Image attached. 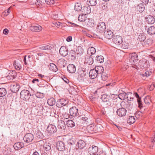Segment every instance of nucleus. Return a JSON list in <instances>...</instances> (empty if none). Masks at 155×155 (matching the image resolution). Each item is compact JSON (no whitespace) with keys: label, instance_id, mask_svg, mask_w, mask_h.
<instances>
[{"label":"nucleus","instance_id":"obj_50","mask_svg":"<svg viewBox=\"0 0 155 155\" xmlns=\"http://www.w3.org/2000/svg\"><path fill=\"white\" fill-rule=\"evenodd\" d=\"M82 8L81 5L78 3L76 4L74 6V9L77 11L81 10Z\"/></svg>","mask_w":155,"mask_h":155},{"label":"nucleus","instance_id":"obj_38","mask_svg":"<svg viewBox=\"0 0 155 155\" xmlns=\"http://www.w3.org/2000/svg\"><path fill=\"white\" fill-rule=\"evenodd\" d=\"M65 60L64 59H60L57 61V64L59 65L60 67H64V62Z\"/></svg>","mask_w":155,"mask_h":155},{"label":"nucleus","instance_id":"obj_5","mask_svg":"<svg viewBox=\"0 0 155 155\" xmlns=\"http://www.w3.org/2000/svg\"><path fill=\"white\" fill-rule=\"evenodd\" d=\"M112 41L115 44L120 45L123 42L122 37L119 35L114 36L112 39Z\"/></svg>","mask_w":155,"mask_h":155},{"label":"nucleus","instance_id":"obj_7","mask_svg":"<svg viewBox=\"0 0 155 155\" xmlns=\"http://www.w3.org/2000/svg\"><path fill=\"white\" fill-rule=\"evenodd\" d=\"M47 130L49 133L52 134L56 132L57 129L54 125L51 124L48 126Z\"/></svg>","mask_w":155,"mask_h":155},{"label":"nucleus","instance_id":"obj_36","mask_svg":"<svg viewBox=\"0 0 155 155\" xmlns=\"http://www.w3.org/2000/svg\"><path fill=\"white\" fill-rule=\"evenodd\" d=\"M52 46L50 45L42 46L39 48L41 49L47 50H51L52 49Z\"/></svg>","mask_w":155,"mask_h":155},{"label":"nucleus","instance_id":"obj_63","mask_svg":"<svg viewBox=\"0 0 155 155\" xmlns=\"http://www.w3.org/2000/svg\"><path fill=\"white\" fill-rule=\"evenodd\" d=\"M101 6L102 8V9L103 10L105 9H106L107 8V6L104 4H102L101 5Z\"/></svg>","mask_w":155,"mask_h":155},{"label":"nucleus","instance_id":"obj_23","mask_svg":"<svg viewBox=\"0 0 155 155\" xmlns=\"http://www.w3.org/2000/svg\"><path fill=\"white\" fill-rule=\"evenodd\" d=\"M81 11L85 15L89 14L91 11L90 7L89 6H84L81 9Z\"/></svg>","mask_w":155,"mask_h":155},{"label":"nucleus","instance_id":"obj_19","mask_svg":"<svg viewBox=\"0 0 155 155\" xmlns=\"http://www.w3.org/2000/svg\"><path fill=\"white\" fill-rule=\"evenodd\" d=\"M67 70L69 72L71 73H74L76 71V68L74 65L70 64L67 67Z\"/></svg>","mask_w":155,"mask_h":155},{"label":"nucleus","instance_id":"obj_59","mask_svg":"<svg viewBox=\"0 0 155 155\" xmlns=\"http://www.w3.org/2000/svg\"><path fill=\"white\" fill-rule=\"evenodd\" d=\"M129 45L128 43H123L122 45V48L124 49L128 48L129 47Z\"/></svg>","mask_w":155,"mask_h":155},{"label":"nucleus","instance_id":"obj_8","mask_svg":"<svg viewBox=\"0 0 155 155\" xmlns=\"http://www.w3.org/2000/svg\"><path fill=\"white\" fill-rule=\"evenodd\" d=\"M33 135L31 133L26 134L24 136L23 140L26 143L31 142L34 139Z\"/></svg>","mask_w":155,"mask_h":155},{"label":"nucleus","instance_id":"obj_10","mask_svg":"<svg viewBox=\"0 0 155 155\" xmlns=\"http://www.w3.org/2000/svg\"><path fill=\"white\" fill-rule=\"evenodd\" d=\"M56 147L59 150L63 151L65 150V145L62 141H58L56 144Z\"/></svg>","mask_w":155,"mask_h":155},{"label":"nucleus","instance_id":"obj_17","mask_svg":"<svg viewBox=\"0 0 155 155\" xmlns=\"http://www.w3.org/2000/svg\"><path fill=\"white\" fill-rule=\"evenodd\" d=\"M30 30L32 31L39 32L41 31L42 29V27L38 25L32 26L30 27Z\"/></svg>","mask_w":155,"mask_h":155},{"label":"nucleus","instance_id":"obj_51","mask_svg":"<svg viewBox=\"0 0 155 155\" xmlns=\"http://www.w3.org/2000/svg\"><path fill=\"white\" fill-rule=\"evenodd\" d=\"M152 74V72L151 71H146L144 73H142L141 75L143 77H147L150 76Z\"/></svg>","mask_w":155,"mask_h":155},{"label":"nucleus","instance_id":"obj_11","mask_svg":"<svg viewBox=\"0 0 155 155\" xmlns=\"http://www.w3.org/2000/svg\"><path fill=\"white\" fill-rule=\"evenodd\" d=\"M59 51L60 54L64 57L67 55L68 53V48L64 46H61L60 48Z\"/></svg>","mask_w":155,"mask_h":155},{"label":"nucleus","instance_id":"obj_46","mask_svg":"<svg viewBox=\"0 0 155 155\" xmlns=\"http://www.w3.org/2000/svg\"><path fill=\"white\" fill-rule=\"evenodd\" d=\"M87 2H89L88 5L91 6H94L97 4L96 0H87Z\"/></svg>","mask_w":155,"mask_h":155},{"label":"nucleus","instance_id":"obj_20","mask_svg":"<svg viewBox=\"0 0 155 155\" xmlns=\"http://www.w3.org/2000/svg\"><path fill=\"white\" fill-rule=\"evenodd\" d=\"M99 74L94 69L91 70L89 72V75L92 79H94L97 77Z\"/></svg>","mask_w":155,"mask_h":155},{"label":"nucleus","instance_id":"obj_43","mask_svg":"<svg viewBox=\"0 0 155 155\" xmlns=\"http://www.w3.org/2000/svg\"><path fill=\"white\" fill-rule=\"evenodd\" d=\"M135 121V119L134 116H130L127 122L130 124H131L134 123Z\"/></svg>","mask_w":155,"mask_h":155},{"label":"nucleus","instance_id":"obj_44","mask_svg":"<svg viewBox=\"0 0 155 155\" xmlns=\"http://www.w3.org/2000/svg\"><path fill=\"white\" fill-rule=\"evenodd\" d=\"M77 53L76 51L73 50H71L69 53V55L70 56L71 58L73 59L75 58H76V55Z\"/></svg>","mask_w":155,"mask_h":155},{"label":"nucleus","instance_id":"obj_34","mask_svg":"<svg viewBox=\"0 0 155 155\" xmlns=\"http://www.w3.org/2000/svg\"><path fill=\"white\" fill-rule=\"evenodd\" d=\"M67 126L69 127L72 128L75 126L74 122L72 120H68L66 122Z\"/></svg>","mask_w":155,"mask_h":155},{"label":"nucleus","instance_id":"obj_48","mask_svg":"<svg viewBox=\"0 0 155 155\" xmlns=\"http://www.w3.org/2000/svg\"><path fill=\"white\" fill-rule=\"evenodd\" d=\"M87 25L88 27H92L94 26V21L92 19H89L87 23Z\"/></svg>","mask_w":155,"mask_h":155},{"label":"nucleus","instance_id":"obj_58","mask_svg":"<svg viewBox=\"0 0 155 155\" xmlns=\"http://www.w3.org/2000/svg\"><path fill=\"white\" fill-rule=\"evenodd\" d=\"M36 135L37 137L39 138H43L44 137L43 134H42L40 132H37Z\"/></svg>","mask_w":155,"mask_h":155},{"label":"nucleus","instance_id":"obj_47","mask_svg":"<svg viewBox=\"0 0 155 155\" xmlns=\"http://www.w3.org/2000/svg\"><path fill=\"white\" fill-rule=\"evenodd\" d=\"M101 77L102 79L104 81H106L108 78L107 74L105 72H103L101 74Z\"/></svg>","mask_w":155,"mask_h":155},{"label":"nucleus","instance_id":"obj_18","mask_svg":"<svg viewBox=\"0 0 155 155\" xmlns=\"http://www.w3.org/2000/svg\"><path fill=\"white\" fill-rule=\"evenodd\" d=\"M19 86L17 84H12L10 86V89L12 92L14 93L17 92L19 90Z\"/></svg>","mask_w":155,"mask_h":155},{"label":"nucleus","instance_id":"obj_62","mask_svg":"<svg viewBox=\"0 0 155 155\" xmlns=\"http://www.w3.org/2000/svg\"><path fill=\"white\" fill-rule=\"evenodd\" d=\"M72 37L71 36H68L66 39V41L68 42H70L72 41Z\"/></svg>","mask_w":155,"mask_h":155},{"label":"nucleus","instance_id":"obj_3","mask_svg":"<svg viewBox=\"0 0 155 155\" xmlns=\"http://www.w3.org/2000/svg\"><path fill=\"white\" fill-rule=\"evenodd\" d=\"M20 97L23 100L28 99L31 96L29 91L25 90H22L20 93Z\"/></svg>","mask_w":155,"mask_h":155},{"label":"nucleus","instance_id":"obj_6","mask_svg":"<svg viewBox=\"0 0 155 155\" xmlns=\"http://www.w3.org/2000/svg\"><path fill=\"white\" fill-rule=\"evenodd\" d=\"M70 115L74 117H77L79 115L78 109L75 107H72L69 110Z\"/></svg>","mask_w":155,"mask_h":155},{"label":"nucleus","instance_id":"obj_21","mask_svg":"<svg viewBox=\"0 0 155 155\" xmlns=\"http://www.w3.org/2000/svg\"><path fill=\"white\" fill-rule=\"evenodd\" d=\"M146 19L148 23L149 24H153L155 21L154 17L150 15L147 16L146 18Z\"/></svg>","mask_w":155,"mask_h":155},{"label":"nucleus","instance_id":"obj_35","mask_svg":"<svg viewBox=\"0 0 155 155\" xmlns=\"http://www.w3.org/2000/svg\"><path fill=\"white\" fill-rule=\"evenodd\" d=\"M131 56L130 60L133 61H136L138 60V56L136 53H133L131 54Z\"/></svg>","mask_w":155,"mask_h":155},{"label":"nucleus","instance_id":"obj_12","mask_svg":"<svg viewBox=\"0 0 155 155\" xmlns=\"http://www.w3.org/2000/svg\"><path fill=\"white\" fill-rule=\"evenodd\" d=\"M57 127L58 129L60 130L61 131L64 130L66 127L65 122L61 120H58Z\"/></svg>","mask_w":155,"mask_h":155},{"label":"nucleus","instance_id":"obj_49","mask_svg":"<svg viewBox=\"0 0 155 155\" xmlns=\"http://www.w3.org/2000/svg\"><path fill=\"white\" fill-rule=\"evenodd\" d=\"M78 20L81 22L84 21L86 20V18L85 17V15L82 14L79 15L78 17Z\"/></svg>","mask_w":155,"mask_h":155},{"label":"nucleus","instance_id":"obj_1","mask_svg":"<svg viewBox=\"0 0 155 155\" xmlns=\"http://www.w3.org/2000/svg\"><path fill=\"white\" fill-rule=\"evenodd\" d=\"M106 28V25L104 22H100L98 23L96 28L97 33H94V35H95L98 38L101 39V35L103 32L104 31Z\"/></svg>","mask_w":155,"mask_h":155},{"label":"nucleus","instance_id":"obj_45","mask_svg":"<svg viewBox=\"0 0 155 155\" xmlns=\"http://www.w3.org/2000/svg\"><path fill=\"white\" fill-rule=\"evenodd\" d=\"M13 65L14 66L15 68L18 70H20L22 68L21 64L19 63L16 62V61H14Z\"/></svg>","mask_w":155,"mask_h":155},{"label":"nucleus","instance_id":"obj_14","mask_svg":"<svg viewBox=\"0 0 155 155\" xmlns=\"http://www.w3.org/2000/svg\"><path fill=\"white\" fill-rule=\"evenodd\" d=\"M104 35L105 38L109 39L112 38L114 35L113 32L110 30H107L105 31Z\"/></svg>","mask_w":155,"mask_h":155},{"label":"nucleus","instance_id":"obj_22","mask_svg":"<svg viewBox=\"0 0 155 155\" xmlns=\"http://www.w3.org/2000/svg\"><path fill=\"white\" fill-rule=\"evenodd\" d=\"M24 147V144L22 142H18L15 143L14 147L15 150H18Z\"/></svg>","mask_w":155,"mask_h":155},{"label":"nucleus","instance_id":"obj_16","mask_svg":"<svg viewBox=\"0 0 155 155\" xmlns=\"http://www.w3.org/2000/svg\"><path fill=\"white\" fill-rule=\"evenodd\" d=\"M140 66L144 68H147L150 66V64L148 61L145 59H143L142 61L140 62Z\"/></svg>","mask_w":155,"mask_h":155},{"label":"nucleus","instance_id":"obj_57","mask_svg":"<svg viewBox=\"0 0 155 155\" xmlns=\"http://www.w3.org/2000/svg\"><path fill=\"white\" fill-rule=\"evenodd\" d=\"M45 2L47 4L51 5L54 3V0H45Z\"/></svg>","mask_w":155,"mask_h":155},{"label":"nucleus","instance_id":"obj_39","mask_svg":"<svg viewBox=\"0 0 155 155\" xmlns=\"http://www.w3.org/2000/svg\"><path fill=\"white\" fill-rule=\"evenodd\" d=\"M146 35L143 33H140L138 36V39L140 41H144L146 39Z\"/></svg>","mask_w":155,"mask_h":155},{"label":"nucleus","instance_id":"obj_30","mask_svg":"<svg viewBox=\"0 0 155 155\" xmlns=\"http://www.w3.org/2000/svg\"><path fill=\"white\" fill-rule=\"evenodd\" d=\"M47 103L49 106H52L54 105L55 103L56 104L55 100L53 97H51L48 100Z\"/></svg>","mask_w":155,"mask_h":155},{"label":"nucleus","instance_id":"obj_60","mask_svg":"<svg viewBox=\"0 0 155 155\" xmlns=\"http://www.w3.org/2000/svg\"><path fill=\"white\" fill-rule=\"evenodd\" d=\"M82 118V120L83 121H84L85 122H87V120L88 119V118L86 117H85L84 116V117H81V118Z\"/></svg>","mask_w":155,"mask_h":155},{"label":"nucleus","instance_id":"obj_4","mask_svg":"<svg viewBox=\"0 0 155 155\" xmlns=\"http://www.w3.org/2000/svg\"><path fill=\"white\" fill-rule=\"evenodd\" d=\"M101 99L103 102L107 105L110 104L113 100L111 97L105 94L102 95Z\"/></svg>","mask_w":155,"mask_h":155},{"label":"nucleus","instance_id":"obj_15","mask_svg":"<svg viewBox=\"0 0 155 155\" xmlns=\"http://www.w3.org/2000/svg\"><path fill=\"white\" fill-rule=\"evenodd\" d=\"M88 150V152L90 155H93L98 152V148L96 146H92L89 148Z\"/></svg>","mask_w":155,"mask_h":155},{"label":"nucleus","instance_id":"obj_28","mask_svg":"<svg viewBox=\"0 0 155 155\" xmlns=\"http://www.w3.org/2000/svg\"><path fill=\"white\" fill-rule=\"evenodd\" d=\"M130 93H126L125 92H123L120 93L118 95L119 98L122 100H124L126 99L127 95H128Z\"/></svg>","mask_w":155,"mask_h":155},{"label":"nucleus","instance_id":"obj_61","mask_svg":"<svg viewBox=\"0 0 155 155\" xmlns=\"http://www.w3.org/2000/svg\"><path fill=\"white\" fill-rule=\"evenodd\" d=\"M9 10H10V9H9V8H8V9L6 11L4 12L3 13L4 15L6 16L8 15L10 12Z\"/></svg>","mask_w":155,"mask_h":155},{"label":"nucleus","instance_id":"obj_40","mask_svg":"<svg viewBox=\"0 0 155 155\" xmlns=\"http://www.w3.org/2000/svg\"><path fill=\"white\" fill-rule=\"evenodd\" d=\"M7 94L6 90L4 88H0V97L5 96Z\"/></svg>","mask_w":155,"mask_h":155},{"label":"nucleus","instance_id":"obj_64","mask_svg":"<svg viewBox=\"0 0 155 155\" xmlns=\"http://www.w3.org/2000/svg\"><path fill=\"white\" fill-rule=\"evenodd\" d=\"M134 94L135 96L137 98V100L138 99H140L141 97H140L138 94L137 92H135Z\"/></svg>","mask_w":155,"mask_h":155},{"label":"nucleus","instance_id":"obj_37","mask_svg":"<svg viewBox=\"0 0 155 155\" xmlns=\"http://www.w3.org/2000/svg\"><path fill=\"white\" fill-rule=\"evenodd\" d=\"M83 49L81 46H79L77 48L76 52L78 55H81L83 53Z\"/></svg>","mask_w":155,"mask_h":155},{"label":"nucleus","instance_id":"obj_33","mask_svg":"<svg viewBox=\"0 0 155 155\" xmlns=\"http://www.w3.org/2000/svg\"><path fill=\"white\" fill-rule=\"evenodd\" d=\"M78 74L80 77L83 78L86 75L87 72L85 69L81 68V70L79 71Z\"/></svg>","mask_w":155,"mask_h":155},{"label":"nucleus","instance_id":"obj_29","mask_svg":"<svg viewBox=\"0 0 155 155\" xmlns=\"http://www.w3.org/2000/svg\"><path fill=\"white\" fill-rule=\"evenodd\" d=\"M94 70L98 74H100L103 73L104 70L103 67L101 66H96Z\"/></svg>","mask_w":155,"mask_h":155},{"label":"nucleus","instance_id":"obj_42","mask_svg":"<svg viewBox=\"0 0 155 155\" xmlns=\"http://www.w3.org/2000/svg\"><path fill=\"white\" fill-rule=\"evenodd\" d=\"M96 60L99 63H103L104 61V58L103 56L101 55L97 56L96 57Z\"/></svg>","mask_w":155,"mask_h":155},{"label":"nucleus","instance_id":"obj_54","mask_svg":"<svg viewBox=\"0 0 155 155\" xmlns=\"http://www.w3.org/2000/svg\"><path fill=\"white\" fill-rule=\"evenodd\" d=\"M35 5L39 8H41L42 7V2L40 0H37L35 2Z\"/></svg>","mask_w":155,"mask_h":155},{"label":"nucleus","instance_id":"obj_26","mask_svg":"<svg viewBox=\"0 0 155 155\" xmlns=\"http://www.w3.org/2000/svg\"><path fill=\"white\" fill-rule=\"evenodd\" d=\"M77 144L79 149H83L86 145L85 143L82 140H79L77 142Z\"/></svg>","mask_w":155,"mask_h":155},{"label":"nucleus","instance_id":"obj_56","mask_svg":"<svg viewBox=\"0 0 155 155\" xmlns=\"http://www.w3.org/2000/svg\"><path fill=\"white\" fill-rule=\"evenodd\" d=\"M137 102L138 103V107L140 108V109H141L142 108H143V104H142V103L141 100L140 99H138L137 100Z\"/></svg>","mask_w":155,"mask_h":155},{"label":"nucleus","instance_id":"obj_31","mask_svg":"<svg viewBox=\"0 0 155 155\" xmlns=\"http://www.w3.org/2000/svg\"><path fill=\"white\" fill-rule=\"evenodd\" d=\"M50 70L54 72H55L58 70L56 66L53 63H51L49 65Z\"/></svg>","mask_w":155,"mask_h":155},{"label":"nucleus","instance_id":"obj_55","mask_svg":"<svg viewBox=\"0 0 155 155\" xmlns=\"http://www.w3.org/2000/svg\"><path fill=\"white\" fill-rule=\"evenodd\" d=\"M53 24L56 27L60 28L62 27V23L59 22H54Z\"/></svg>","mask_w":155,"mask_h":155},{"label":"nucleus","instance_id":"obj_27","mask_svg":"<svg viewBox=\"0 0 155 155\" xmlns=\"http://www.w3.org/2000/svg\"><path fill=\"white\" fill-rule=\"evenodd\" d=\"M147 32L150 35H154L155 34V27L153 26L150 27L148 28Z\"/></svg>","mask_w":155,"mask_h":155},{"label":"nucleus","instance_id":"obj_32","mask_svg":"<svg viewBox=\"0 0 155 155\" xmlns=\"http://www.w3.org/2000/svg\"><path fill=\"white\" fill-rule=\"evenodd\" d=\"M96 52V49L95 48L93 47H89L88 48L87 54L90 55H92L94 54Z\"/></svg>","mask_w":155,"mask_h":155},{"label":"nucleus","instance_id":"obj_52","mask_svg":"<svg viewBox=\"0 0 155 155\" xmlns=\"http://www.w3.org/2000/svg\"><path fill=\"white\" fill-rule=\"evenodd\" d=\"M44 149L46 151H48L50 150L51 149V145L49 143L45 144L44 146Z\"/></svg>","mask_w":155,"mask_h":155},{"label":"nucleus","instance_id":"obj_53","mask_svg":"<svg viewBox=\"0 0 155 155\" xmlns=\"http://www.w3.org/2000/svg\"><path fill=\"white\" fill-rule=\"evenodd\" d=\"M35 94L37 97L39 98H42L44 97L43 94L40 92H37Z\"/></svg>","mask_w":155,"mask_h":155},{"label":"nucleus","instance_id":"obj_2","mask_svg":"<svg viewBox=\"0 0 155 155\" xmlns=\"http://www.w3.org/2000/svg\"><path fill=\"white\" fill-rule=\"evenodd\" d=\"M68 100L64 98H61L58 100L56 102V106L59 108L66 106L68 103Z\"/></svg>","mask_w":155,"mask_h":155},{"label":"nucleus","instance_id":"obj_13","mask_svg":"<svg viewBox=\"0 0 155 155\" xmlns=\"http://www.w3.org/2000/svg\"><path fill=\"white\" fill-rule=\"evenodd\" d=\"M127 113V110L124 108H120L117 110V113L120 117H123L125 116Z\"/></svg>","mask_w":155,"mask_h":155},{"label":"nucleus","instance_id":"obj_41","mask_svg":"<svg viewBox=\"0 0 155 155\" xmlns=\"http://www.w3.org/2000/svg\"><path fill=\"white\" fill-rule=\"evenodd\" d=\"M150 98V96H147L144 98V101L146 104L149 105L150 104L151 102Z\"/></svg>","mask_w":155,"mask_h":155},{"label":"nucleus","instance_id":"obj_9","mask_svg":"<svg viewBox=\"0 0 155 155\" xmlns=\"http://www.w3.org/2000/svg\"><path fill=\"white\" fill-rule=\"evenodd\" d=\"M94 127L97 128V131H101V128H102V126L100 124H98L96 125L95 127H94V125H89L87 127V130L90 133L94 131Z\"/></svg>","mask_w":155,"mask_h":155},{"label":"nucleus","instance_id":"obj_25","mask_svg":"<svg viewBox=\"0 0 155 155\" xmlns=\"http://www.w3.org/2000/svg\"><path fill=\"white\" fill-rule=\"evenodd\" d=\"M136 8L140 12H142L145 9V6L143 3H141L136 7Z\"/></svg>","mask_w":155,"mask_h":155},{"label":"nucleus","instance_id":"obj_24","mask_svg":"<svg viewBox=\"0 0 155 155\" xmlns=\"http://www.w3.org/2000/svg\"><path fill=\"white\" fill-rule=\"evenodd\" d=\"M85 62L89 65H91L94 62V60L92 57L89 55L86 57Z\"/></svg>","mask_w":155,"mask_h":155}]
</instances>
